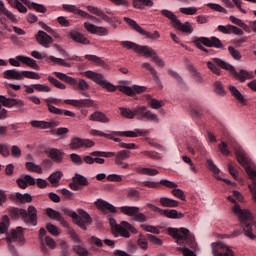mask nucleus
<instances>
[{
    "label": "nucleus",
    "mask_w": 256,
    "mask_h": 256,
    "mask_svg": "<svg viewBox=\"0 0 256 256\" xmlns=\"http://www.w3.org/2000/svg\"><path fill=\"white\" fill-rule=\"evenodd\" d=\"M22 239L23 231L21 230V227H18L16 230H12L6 237L7 243H15V241H21Z\"/></svg>",
    "instance_id": "nucleus-33"
},
{
    "label": "nucleus",
    "mask_w": 256,
    "mask_h": 256,
    "mask_svg": "<svg viewBox=\"0 0 256 256\" xmlns=\"http://www.w3.org/2000/svg\"><path fill=\"white\" fill-rule=\"evenodd\" d=\"M228 91H230L232 97H235L237 101H239L240 103H245V97L243 96V94H241V92L239 91V89H237V87L233 85H229Z\"/></svg>",
    "instance_id": "nucleus-40"
},
{
    "label": "nucleus",
    "mask_w": 256,
    "mask_h": 256,
    "mask_svg": "<svg viewBox=\"0 0 256 256\" xmlns=\"http://www.w3.org/2000/svg\"><path fill=\"white\" fill-rule=\"evenodd\" d=\"M130 153L131 152H129V150L119 151L116 154V158H115L116 165H123V161H125V159H129Z\"/></svg>",
    "instance_id": "nucleus-41"
},
{
    "label": "nucleus",
    "mask_w": 256,
    "mask_h": 256,
    "mask_svg": "<svg viewBox=\"0 0 256 256\" xmlns=\"http://www.w3.org/2000/svg\"><path fill=\"white\" fill-rule=\"evenodd\" d=\"M25 167L28 171H32L33 173H38L39 175L43 173V169L41 168V166L33 162H26Z\"/></svg>",
    "instance_id": "nucleus-48"
},
{
    "label": "nucleus",
    "mask_w": 256,
    "mask_h": 256,
    "mask_svg": "<svg viewBox=\"0 0 256 256\" xmlns=\"http://www.w3.org/2000/svg\"><path fill=\"white\" fill-rule=\"evenodd\" d=\"M90 121H96L98 123H109L107 115L103 112L96 111L90 116Z\"/></svg>",
    "instance_id": "nucleus-38"
},
{
    "label": "nucleus",
    "mask_w": 256,
    "mask_h": 256,
    "mask_svg": "<svg viewBox=\"0 0 256 256\" xmlns=\"http://www.w3.org/2000/svg\"><path fill=\"white\" fill-rule=\"evenodd\" d=\"M214 91L216 95H220L221 97L225 96V88L223 87V83H221V81H216L214 83Z\"/></svg>",
    "instance_id": "nucleus-58"
},
{
    "label": "nucleus",
    "mask_w": 256,
    "mask_h": 256,
    "mask_svg": "<svg viewBox=\"0 0 256 256\" xmlns=\"http://www.w3.org/2000/svg\"><path fill=\"white\" fill-rule=\"evenodd\" d=\"M141 228L144 229V231H147L148 233H153L154 235H159V233H161L159 228L148 224H141Z\"/></svg>",
    "instance_id": "nucleus-61"
},
{
    "label": "nucleus",
    "mask_w": 256,
    "mask_h": 256,
    "mask_svg": "<svg viewBox=\"0 0 256 256\" xmlns=\"http://www.w3.org/2000/svg\"><path fill=\"white\" fill-rule=\"evenodd\" d=\"M84 27L86 31L92 33V35H99V37H107V35H109V30L105 27L96 26L89 22H85Z\"/></svg>",
    "instance_id": "nucleus-17"
},
{
    "label": "nucleus",
    "mask_w": 256,
    "mask_h": 256,
    "mask_svg": "<svg viewBox=\"0 0 256 256\" xmlns=\"http://www.w3.org/2000/svg\"><path fill=\"white\" fill-rule=\"evenodd\" d=\"M15 199H17L20 203H31V201H33V197H31V195L28 193L21 194L17 192L15 194Z\"/></svg>",
    "instance_id": "nucleus-47"
},
{
    "label": "nucleus",
    "mask_w": 256,
    "mask_h": 256,
    "mask_svg": "<svg viewBox=\"0 0 256 256\" xmlns=\"http://www.w3.org/2000/svg\"><path fill=\"white\" fill-rule=\"evenodd\" d=\"M11 7L17 9L19 13H27V7H25L19 0H14V3L11 5Z\"/></svg>",
    "instance_id": "nucleus-63"
},
{
    "label": "nucleus",
    "mask_w": 256,
    "mask_h": 256,
    "mask_svg": "<svg viewBox=\"0 0 256 256\" xmlns=\"http://www.w3.org/2000/svg\"><path fill=\"white\" fill-rule=\"evenodd\" d=\"M125 23H127L134 31H137V33H140V35H144V37H147V39H159V31H154V33L147 32L145 29H143L137 22L129 17H124Z\"/></svg>",
    "instance_id": "nucleus-11"
},
{
    "label": "nucleus",
    "mask_w": 256,
    "mask_h": 256,
    "mask_svg": "<svg viewBox=\"0 0 256 256\" xmlns=\"http://www.w3.org/2000/svg\"><path fill=\"white\" fill-rule=\"evenodd\" d=\"M82 147L91 148L95 147V142L89 139H81L79 137H75L71 139L70 149H81Z\"/></svg>",
    "instance_id": "nucleus-15"
},
{
    "label": "nucleus",
    "mask_w": 256,
    "mask_h": 256,
    "mask_svg": "<svg viewBox=\"0 0 256 256\" xmlns=\"http://www.w3.org/2000/svg\"><path fill=\"white\" fill-rule=\"evenodd\" d=\"M84 75L85 77H87V79H91V81L97 83V85H100V87H103V89H107V91H110V93H114V91H117V86L107 81L105 79V75L101 73L88 70L84 73Z\"/></svg>",
    "instance_id": "nucleus-8"
},
{
    "label": "nucleus",
    "mask_w": 256,
    "mask_h": 256,
    "mask_svg": "<svg viewBox=\"0 0 256 256\" xmlns=\"http://www.w3.org/2000/svg\"><path fill=\"white\" fill-rule=\"evenodd\" d=\"M16 59L17 61L24 63V65L31 67V69H35L36 71H39V64H37V61H35L33 58H29L23 55H18L16 56Z\"/></svg>",
    "instance_id": "nucleus-31"
},
{
    "label": "nucleus",
    "mask_w": 256,
    "mask_h": 256,
    "mask_svg": "<svg viewBox=\"0 0 256 256\" xmlns=\"http://www.w3.org/2000/svg\"><path fill=\"white\" fill-rule=\"evenodd\" d=\"M73 251L74 253H76V255H79V256H89V251H87L85 247L81 245H75L73 247Z\"/></svg>",
    "instance_id": "nucleus-62"
},
{
    "label": "nucleus",
    "mask_w": 256,
    "mask_h": 256,
    "mask_svg": "<svg viewBox=\"0 0 256 256\" xmlns=\"http://www.w3.org/2000/svg\"><path fill=\"white\" fill-rule=\"evenodd\" d=\"M48 110L50 113H54V115H65L66 117H75V113L65 110V109H59L51 104H47Z\"/></svg>",
    "instance_id": "nucleus-35"
},
{
    "label": "nucleus",
    "mask_w": 256,
    "mask_h": 256,
    "mask_svg": "<svg viewBox=\"0 0 256 256\" xmlns=\"http://www.w3.org/2000/svg\"><path fill=\"white\" fill-rule=\"evenodd\" d=\"M36 41L39 43V45H42V47H45V49H49V45L53 43V38L49 36L45 31L39 30L36 35Z\"/></svg>",
    "instance_id": "nucleus-22"
},
{
    "label": "nucleus",
    "mask_w": 256,
    "mask_h": 256,
    "mask_svg": "<svg viewBox=\"0 0 256 256\" xmlns=\"http://www.w3.org/2000/svg\"><path fill=\"white\" fill-rule=\"evenodd\" d=\"M87 9H88L89 13L96 15V17H99L100 19H102V21H105L106 23L111 22V18L109 16H107V14H105V12H103V10H101L95 6H87Z\"/></svg>",
    "instance_id": "nucleus-30"
},
{
    "label": "nucleus",
    "mask_w": 256,
    "mask_h": 256,
    "mask_svg": "<svg viewBox=\"0 0 256 256\" xmlns=\"http://www.w3.org/2000/svg\"><path fill=\"white\" fill-rule=\"evenodd\" d=\"M87 185H89L87 177L76 173L72 178V183L69 184V187L72 191H80L81 187H87Z\"/></svg>",
    "instance_id": "nucleus-13"
},
{
    "label": "nucleus",
    "mask_w": 256,
    "mask_h": 256,
    "mask_svg": "<svg viewBox=\"0 0 256 256\" xmlns=\"http://www.w3.org/2000/svg\"><path fill=\"white\" fill-rule=\"evenodd\" d=\"M30 125L34 129H47V121L45 120H32L30 121Z\"/></svg>",
    "instance_id": "nucleus-55"
},
{
    "label": "nucleus",
    "mask_w": 256,
    "mask_h": 256,
    "mask_svg": "<svg viewBox=\"0 0 256 256\" xmlns=\"http://www.w3.org/2000/svg\"><path fill=\"white\" fill-rule=\"evenodd\" d=\"M143 57L149 58L151 57L152 61L158 66V67H165V61H163V58L161 56L157 55V51H155L153 48L147 46Z\"/></svg>",
    "instance_id": "nucleus-21"
},
{
    "label": "nucleus",
    "mask_w": 256,
    "mask_h": 256,
    "mask_svg": "<svg viewBox=\"0 0 256 256\" xmlns=\"http://www.w3.org/2000/svg\"><path fill=\"white\" fill-rule=\"evenodd\" d=\"M160 13H161V15H163V17H166V19H169L173 23V25L179 19V18H177V15H175V13H173L170 10H167V9H162L160 11Z\"/></svg>",
    "instance_id": "nucleus-49"
},
{
    "label": "nucleus",
    "mask_w": 256,
    "mask_h": 256,
    "mask_svg": "<svg viewBox=\"0 0 256 256\" xmlns=\"http://www.w3.org/2000/svg\"><path fill=\"white\" fill-rule=\"evenodd\" d=\"M109 223L112 229V235L114 237H124L125 239H129L131 237V233H137V229L133 227L129 222L122 221L121 224H117L115 218L110 217ZM129 231L131 233H129Z\"/></svg>",
    "instance_id": "nucleus-4"
},
{
    "label": "nucleus",
    "mask_w": 256,
    "mask_h": 256,
    "mask_svg": "<svg viewBox=\"0 0 256 256\" xmlns=\"http://www.w3.org/2000/svg\"><path fill=\"white\" fill-rule=\"evenodd\" d=\"M70 160L74 165L81 166L83 165V158L79 154L72 153L70 154Z\"/></svg>",
    "instance_id": "nucleus-64"
},
{
    "label": "nucleus",
    "mask_w": 256,
    "mask_h": 256,
    "mask_svg": "<svg viewBox=\"0 0 256 256\" xmlns=\"http://www.w3.org/2000/svg\"><path fill=\"white\" fill-rule=\"evenodd\" d=\"M23 107L25 105V102L23 100L15 99V98H7L4 95H0V111L3 109V107Z\"/></svg>",
    "instance_id": "nucleus-19"
},
{
    "label": "nucleus",
    "mask_w": 256,
    "mask_h": 256,
    "mask_svg": "<svg viewBox=\"0 0 256 256\" xmlns=\"http://www.w3.org/2000/svg\"><path fill=\"white\" fill-rule=\"evenodd\" d=\"M160 205H162V207H179V201L162 197L160 198Z\"/></svg>",
    "instance_id": "nucleus-43"
},
{
    "label": "nucleus",
    "mask_w": 256,
    "mask_h": 256,
    "mask_svg": "<svg viewBox=\"0 0 256 256\" xmlns=\"http://www.w3.org/2000/svg\"><path fill=\"white\" fill-rule=\"evenodd\" d=\"M142 69H145L146 71H149L150 75L152 76V79L156 85L161 84V80L159 79V75L157 74V70L151 66L149 62H144L141 65Z\"/></svg>",
    "instance_id": "nucleus-32"
},
{
    "label": "nucleus",
    "mask_w": 256,
    "mask_h": 256,
    "mask_svg": "<svg viewBox=\"0 0 256 256\" xmlns=\"http://www.w3.org/2000/svg\"><path fill=\"white\" fill-rule=\"evenodd\" d=\"M138 173H140V175H149L150 177L159 175V171L153 168H139Z\"/></svg>",
    "instance_id": "nucleus-52"
},
{
    "label": "nucleus",
    "mask_w": 256,
    "mask_h": 256,
    "mask_svg": "<svg viewBox=\"0 0 256 256\" xmlns=\"http://www.w3.org/2000/svg\"><path fill=\"white\" fill-rule=\"evenodd\" d=\"M96 207H98V209L100 211H102V213H105V211H109V213H117V208L115 206H113V204L103 200V199H98L95 202Z\"/></svg>",
    "instance_id": "nucleus-26"
},
{
    "label": "nucleus",
    "mask_w": 256,
    "mask_h": 256,
    "mask_svg": "<svg viewBox=\"0 0 256 256\" xmlns=\"http://www.w3.org/2000/svg\"><path fill=\"white\" fill-rule=\"evenodd\" d=\"M127 197L128 199H131L132 201H137V199H139V197H141V193L134 188H130L127 192Z\"/></svg>",
    "instance_id": "nucleus-59"
},
{
    "label": "nucleus",
    "mask_w": 256,
    "mask_h": 256,
    "mask_svg": "<svg viewBox=\"0 0 256 256\" xmlns=\"http://www.w3.org/2000/svg\"><path fill=\"white\" fill-rule=\"evenodd\" d=\"M217 29L220 31V33H224L225 35H231V33H234V35H244V32L241 30V28L233 25H219Z\"/></svg>",
    "instance_id": "nucleus-25"
},
{
    "label": "nucleus",
    "mask_w": 256,
    "mask_h": 256,
    "mask_svg": "<svg viewBox=\"0 0 256 256\" xmlns=\"http://www.w3.org/2000/svg\"><path fill=\"white\" fill-rule=\"evenodd\" d=\"M1 13H3V15H5L7 19L12 23L17 22V18L14 16V14L11 11L7 10V8L5 7V3H3L2 0H0V15Z\"/></svg>",
    "instance_id": "nucleus-39"
},
{
    "label": "nucleus",
    "mask_w": 256,
    "mask_h": 256,
    "mask_svg": "<svg viewBox=\"0 0 256 256\" xmlns=\"http://www.w3.org/2000/svg\"><path fill=\"white\" fill-rule=\"evenodd\" d=\"M119 45H121V47H123L124 49H128L129 51L131 50L135 51V53H138V55H144L148 47V46H141L132 41H120Z\"/></svg>",
    "instance_id": "nucleus-16"
},
{
    "label": "nucleus",
    "mask_w": 256,
    "mask_h": 256,
    "mask_svg": "<svg viewBox=\"0 0 256 256\" xmlns=\"http://www.w3.org/2000/svg\"><path fill=\"white\" fill-rule=\"evenodd\" d=\"M207 67L217 75L218 77L221 76V69H225V71H229L230 75L240 81V83H245L247 79H253V74L247 70L241 69L239 72L235 69V67L220 58H212L211 61L207 62ZM217 67H220L217 68Z\"/></svg>",
    "instance_id": "nucleus-1"
},
{
    "label": "nucleus",
    "mask_w": 256,
    "mask_h": 256,
    "mask_svg": "<svg viewBox=\"0 0 256 256\" xmlns=\"http://www.w3.org/2000/svg\"><path fill=\"white\" fill-rule=\"evenodd\" d=\"M149 130L135 129L134 131H118L114 132V135H119V137H145L148 135Z\"/></svg>",
    "instance_id": "nucleus-24"
},
{
    "label": "nucleus",
    "mask_w": 256,
    "mask_h": 256,
    "mask_svg": "<svg viewBox=\"0 0 256 256\" xmlns=\"http://www.w3.org/2000/svg\"><path fill=\"white\" fill-rule=\"evenodd\" d=\"M54 75L57 77V79H60V81H63L68 85H71L74 89H79L80 91H89V83L83 79L77 80L61 72H54Z\"/></svg>",
    "instance_id": "nucleus-9"
},
{
    "label": "nucleus",
    "mask_w": 256,
    "mask_h": 256,
    "mask_svg": "<svg viewBox=\"0 0 256 256\" xmlns=\"http://www.w3.org/2000/svg\"><path fill=\"white\" fill-rule=\"evenodd\" d=\"M147 207L149 209H152L154 213H159V215H162V217H167L168 219H183L184 214L181 212H177V210H167V209H161L159 207H156L153 204H147Z\"/></svg>",
    "instance_id": "nucleus-12"
},
{
    "label": "nucleus",
    "mask_w": 256,
    "mask_h": 256,
    "mask_svg": "<svg viewBox=\"0 0 256 256\" xmlns=\"http://www.w3.org/2000/svg\"><path fill=\"white\" fill-rule=\"evenodd\" d=\"M63 213L74 219L76 225H78V227L84 231H87V225H91V223H93V219H91L89 213L85 212L83 209L79 210L80 216H78L75 211L69 208H64Z\"/></svg>",
    "instance_id": "nucleus-6"
},
{
    "label": "nucleus",
    "mask_w": 256,
    "mask_h": 256,
    "mask_svg": "<svg viewBox=\"0 0 256 256\" xmlns=\"http://www.w3.org/2000/svg\"><path fill=\"white\" fill-rule=\"evenodd\" d=\"M48 81L49 83H51V85H53L54 87H57V89H62V90L67 89V86L65 84L61 83L59 80H57L53 76H49Z\"/></svg>",
    "instance_id": "nucleus-57"
},
{
    "label": "nucleus",
    "mask_w": 256,
    "mask_h": 256,
    "mask_svg": "<svg viewBox=\"0 0 256 256\" xmlns=\"http://www.w3.org/2000/svg\"><path fill=\"white\" fill-rule=\"evenodd\" d=\"M27 7L34 9V11H37V13H47V8L43 4L30 2V5H27Z\"/></svg>",
    "instance_id": "nucleus-53"
},
{
    "label": "nucleus",
    "mask_w": 256,
    "mask_h": 256,
    "mask_svg": "<svg viewBox=\"0 0 256 256\" xmlns=\"http://www.w3.org/2000/svg\"><path fill=\"white\" fill-rule=\"evenodd\" d=\"M10 217H12V219L22 217L26 225H33L35 227V225H37V208H35V206H29L28 212L25 209L11 208Z\"/></svg>",
    "instance_id": "nucleus-3"
},
{
    "label": "nucleus",
    "mask_w": 256,
    "mask_h": 256,
    "mask_svg": "<svg viewBox=\"0 0 256 256\" xmlns=\"http://www.w3.org/2000/svg\"><path fill=\"white\" fill-rule=\"evenodd\" d=\"M119 111H120V115H122V117H125V119H135L134 110H131L126 107H120Z\"/></svg>",
    "instance_id": "nucleus-45"
},
{
    "label": "nucleus",
    "mask_w": 256,
    "mask_h": 256,
    "mask_svg": "<svg viewBox=\"0 0 256 256\" xmlns=\"http://www.w3.org/2000/svg\"><path fill=\"white\" fill-rule=\"evenodd\" d=\"M62 177H63V172L56 171V172H53L52 174H50V176L48 177V181H50V183L52 185H57V183H59V181H61Z\"/></svg>",
    "instance_id": "nucleus-44"
},
{
    "label": "nucleus",
    "mask_w": 256,
    "mask_h": 256,
    "mask_svg": "<svg viewBox=\"0 0 256 256\" xmlns=\"http://www.w3.org/2000/svg\"><path fill=\"white\" fill-rule=\"evenodd\" d=\"M121 93L128 95L129 97H133L136 93H143L145 91V87L143 86H119Z\"/></svg>",
    "instance_id": "nucleus-27"
},
{
    "label": "nucleus",
    "mask_w": 256,
    "mask_h": 256,
    "mask_svg": "<svg viewBox=\"0 0 256 256\" xmlns=\"http://www.w3.org/2000/svg\"><path fill=\"white\" fill-rule=\"evenodd\" d=\"M144 187H148L149 189H157L159 185H164V187H168L169 189H177V184L175 182L162 179L160 182L155 181H144L142 182Z\"/></svg>",
    "instance_id": "nucleus-20"
},
{
    "label": "nucleus",
    "mask_w": 256,
    "mask_h": 256,
    "mask_svg": "<svg viewBox=\"0 0 256 256\" xmlns=\"http://www.w3.org/2000/svg\"><path fill=\"white\" fill-rule=\"evenodd\" d=\"M10 221L9 216L4 215L0 222V233H7V230L9 229Z\"/></svg>",
    "instance_id": "nucleus-51"
},
{
    "label": "nucleus",
    "mask_w": 256,
    "mask_h": 256,
    "mask_svg": "<svg viewBox=\"0 0 256 256\" xmlns=\"http://www.w3.org/2000/svg\"><path fill=\"white\" fill-rule=\"evenodd\" d=\"M199 8L197 7H182L179 9V12L183 15H197Z\"/></svg>",
    "instance_id": "nucleus-54"
},
{
    "label": "nucleus",
    "mask_w": 256,
    "mask_h": 256,
    "mask_svg": "<svg viewBox=\"0 0 256 256\" xmlns=\"http://www.w3.org/2000/svg\"><path fill=\"white\" fill-rule=\"evenodd\" d=\"M212 253L214 256H233V250L223 242L212 244Z\"/></svg>",
    "instance_id": "nucleus-14"
},
{
    "label": "nucleus",
    "mask_w": 256,
    "mask_h": 256,
    "mask_svg": "<svg viewBox=\"0 0 256 256\" xmlns=\"http://www.w3.org/2000/svg\"><path fill=\"white\" fill-rule=\"evenodd\" d=\"M46 229L48 233H51V235H54V237L61 235V231L59 230V228L52 223H47Z\"/></svg>",
    "instance_id": "nucleus-56"
},
{
    "label": "nucleus",
    "mask_w": 256,
    "mask_h": 256,
    "mask_svg": "<svg viewBox=\"0 0 256 256\" xmlns=\"http://www.w3.org/2000/svg\"><path fill=\"white\" fill-rule=\"evenodd\" d=\"M2 77L4 79H14L15 81L23 80L21 72L17 71L16 69L6 70L2 73Z\"/></svg>",
    "instance_id": "nucleus-34"
},
{
    "label": "nucleus",
    "mask_w": 256,
    "mask_h": 256,
    "mask_svg": "<svg viewBox=\"0 0 256 256\" xmlns=\"http://www.w3.org/2000/svg\"><path fill=\"white\" fill-rule=\"evenodd\" d=\"M22 79L23 77H26V79H41V76L37 72L33 71H21Z\"/></svg>",
    "instance_id": "nucleus-60"
},
{
    "label": "nucleus",
    "mask_w": 256,
    "mask_h": 256,
    "mask_svg": "<svg viewBox=\"0 0 256 256\" xmlns=\"http://www.w3.org/2000/svg\"><path fill=\"white\" fill-rule=\"evenodd\" d=\"M195 47L203 51L204 53H209V50L205 47H214L215 49H223V43L220 41L219 38L212 36L208 37H197L193 41ZM205 45V47L203 46Z\"/></svg>",
    "instance_id": "nucleus-7"
},
{
    "label": "nucleus",
    "mask_w": 256,
    "mask_h": 256,
    "mask_svg": "<svg viewBox=\"0 0 256 256\" xmlns=\"http://www.w3.org/2000/svg\"><path fill=\"white\" fill-rule=\"evenodd\" d=\"M48 157H50L54 163H63L65 152L56 148H50L48 150Z\"/></svg>",
    "instance_id": "nucleus-29"
},
{
    "label": "nucleus",
    "mask_w": 256,
    "mask_h": 256,
    "mask_svg": "<svg viewBox=\"0 0 256 256\" xmlns=\"http://www.w3.org/2000/svg\"><path fill=\"white\" fill-rule=\"evenodd\" d=\"M45 213H46L47 217H49V219H53L54 221H59V223H60V225H62V227H64L65 229H69V222L67 220H65V218H63L61 213L54 210L53 208H47Z\"/></svg>",
    "instance_id": "nucleus-18"
},
{
    "label": "nucleus",
    "mask_w": 256,
    "mask_h": 256,
    "mask_svg": "<svg viewBox=\"0 0 256 256\" xmlns=\"http://www.w3.org/2000/svg\"><path fill=\"white\" fill-rule=\"evenodd\" d=\"M173 27L174 29H177V31H181L182 33H186L187 35H191V33H193V26L191 25V22L182 23L179 18L176 23L173 24Z\"/></svg>",
    "instance_id": "nucleus-28"
},
{
    "label": "nucleus",
    "mask_w": 256,
    "mask_h": 256,
    "mask_svg": "<svg viewBox=\"0 0 256 256\" xmlns=\"http://www.w3.org/2000/svg\"><path fill=\"white\" fill-rule=\"evenodd\" d=\"M188 69L192 75V77L197 81V83H201L203 81V77L201 76V73L197 71V68L193 65H189Z\"/></svg>",
    "instance_id": "nucleus-50"
},
{
    "label": "nucleus",
    "mask_w": 256,
    "mask_h": 256,
    "mask_svg": "<svg viewBox=\"0 0 256 256\" xmlns=\"http://www.w3.org/2000/svg\"><path fill=\"white\" fill-rule=\"evenodd\" d=\"M203 111H205V109L201 105H196L191 108V115L195 119H201Z\"/></svg>",
    "instance_id": "nucleus-46"
},
{
    "label": "nucleus",
    "mask_w": 256,
    "mask_h": 256,
    "mask_svg": "<svg viewBox=\"0 0 256 256\" xmlns=\"http://www.w3.org/2000/svg\"><path fill=\"white\" fill-rule=\"evenodd\" d=\"M228 200L232 201V203H235L233 211L240 221V227L242 228L244 235H246V237H249V239H255L256 236L252 232L253 216L251 215V212L241 209V206H239V204H237L235 202V199H233L231 196L228 197Z\"/></svg>",
    "instance_id": "nucleus-2"
},
{
    "label": "nucleus",
    "mask_w": 256,
    "mask_h": 256,
    "mask_svg": "<svg viewBox=\"0 0 256 256\" xmlns=\"http://www.w3.org/2000/svg\"><path fill=\"white\" fill-rule=\"evenodd\" d=\"M119 211L128 217H135V215L141 211V208L137 206H122L119 208Z\"/></svg>",
    "instance_id": "nucleus-37"
},
{
    "label": "nucleus",
    "mask_w": 256,
    "mask_h": 256,
    "mask_svg": "<svg viewBox=\"0 0 256 256\" xmlns=\"http://www.w3.org/2000/svg\"><path fill=\"white\" fill-rule=\"evenodd\" d=\"M134 117H137L139 121L147 119L153 123H159V116L153 114L151 110H147V106H138L134 108Z\"/></svg>",
    "instance_id": "nucleus-10"
},
{
    "label": "nucleus",
    "mask_w": 256,
    "mask_h": 256,
    "mask_svg": "<svg viewBox=\"0 0 256 256\" xmlns=\"http://www.w3.org/2000/svg\"><path fill=\"white\" fill-rule=\"evenodd\" d=\"M66 105H72V107H93L95 105V101L91 99H80V100H73V99H66L64 100Z\"/></svg>",
    "instance_id": "nucleus-23"
},
{
    "label": "nucleus",
    "mask_w": 256,
    "mask_h": 256,
    "mask_svg": "<svg viewBox=\"0 0 256 256\" xmlns=\"http://www.w3.org/2000/svg\"><path fill=\"white\" fill-rule=\"evenodd\" d=\"M169 235L176 239L178 245L185 243L189 247H195V236L187 228H168Z\"/></svg>",
    "instance_id": "nucleus-5"
},
{
    "label": "nucleus",
    "mask_w": 256,
    "mask_h": 256,
    "mask_svg": "<svg viewBox=\"0 0 256 256\" xmlns=\"http://www.w3.org/2000/svg\"><path fill=\"white\" fill-rule=\"evenodd\" d=\"M132 5L135 9H143L144 7H153V0H133Z\"/></svg>",
    "instance_id": "nucleus-42"
},
{
    "label": "nucleus",
    "mask_w": 256,
    "mask_h": 256,
    "mask_svg": "<svg viewBox=\"0 0 256 256\" xmlns=\"http://www.w3.org/2000/svg\"><path fill=\"white\" fill-rule=\"evenodd\" d=\"M70 37L73 41H75L76 43H81L82 45H89L90 43L87 37H85L83 34L75 30H72L70 32Z\"/></svg>",
    "instance_id": "nucleus-36"
}]
</instances>
